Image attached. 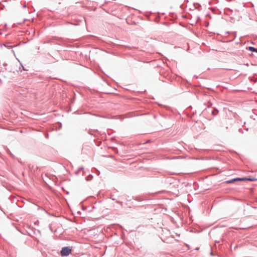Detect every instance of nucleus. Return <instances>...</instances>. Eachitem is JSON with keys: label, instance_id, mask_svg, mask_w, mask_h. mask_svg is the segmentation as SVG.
<instances>
[{"label": "nucleus", "instance_id": "obj_1", "mask_svg": "<svg viewBox=\"0 0 257 257\" xmlns=\"http://www.w3.org/2000/svg\"><path fill=\"white\" fill-rule=\"evenodd\" d=\"M72 252V247L70 246H64L62 247L60 250V254L62 256H67Z\"/></svg>", "mask_w": 257, "mask_h": 257}, {"label": "nucleus", "instance_id": "obj_2", "mask_svg": "<svg viewBox=\"0 0 257 257\" xmlns=\"http://www.w3.org/2000/svg\"><path fill=\"white\" fill-rule=\"evenodd\" d=\"M240 181H243V177H242V178L236 177V178H233V179H232L230 180H228L226 181L225 183L227 184H231V183H233Z\"/></svg>", "mask_w": 257, "mask_h": 257}, {"label": "nucleus", "instance_id": "obj_3", "mask_svg": "<svg viewBox=\"0 0 257 257\" xmlns=\"http://www.w3.org/2000/svg\"><path fill=\"white\" fill-rule=\"evenodd\" d=\"M135 200L137 201L142 202L143 201L148 200V199H147L146 197H143L141 196H138L135 197Z\"/></svg>", "mask_w": 257, "mask_h": 257}, {"label": "nucleus", "instance_id": "obj_4", "mask_svg": "<svg viewBox=\"0 0 257 257\" xmlns=\"http://www.w3.org/2000/svg\"><path fill=\"white\" fill-rule=\"evenodd\" d=\"M243 181H257V179L254 177H243Z\"/></svg>", "mask_w": 257, "mask_h": 257}, {"label": "nucleus", "instance_id": "obj_5", "mask_svg": "<svg viewBox=\"0 0 257 257\" xmlns=\"http://www.w3.org/2000/svg\"><path fill=\"white\" fill-rule=\"evenodd\" d=\"M246 49L247 50H249V51H250L251 52L257 53V48H254L253 47H252V46L247 47L246 48Z\"/></svg>", "mask_w": 257, "mask_h": 257}, {"label": "nucleus", "instance_id": "obj_6", "mask_svg": "<svg viewBox=\"0 0 257 257\" xmlns=\"http://www.w3.org/2000/svg\"><path fill=\"white\" fill-rule=\"evenodd\" d=\"M219 112V110L216 108H213L211 114L213 115H216Z\"/></svg>", "mask_w": 257, "mask_h": 257}, {"label": "nucleus", "instance_id": "obj_7", "mask_svg": "<svg viewBox=\"0 0 257 257\" xmlns=\"http://www.w3.org/2000/svg\"><path fill=\"white\" fill-rule=\"evenodd\" d=\"M93 131L96 132H98V133H99V132L97 130H91V129H89V131H88V134H89V135H91V136H93L94 137H96V136H95V135H93V134L92 133V132Z\"/></svg>", "mask_w": 257, "mask_h": 257}, {"label": "nucleus", "instance_id": "obj_8", "mask_svg": "<svg viewBox=\"0 0 257 257\" xmlns=\"http://www.w3.org/2000/svg\"><path fill=\"white\" fill-rule=\"evenodd\" d=\"M84 169V168L82 166L78 168L77 170L75 171V173L76 175H78L80 171L83 170Z\"/></svg>", "mask_w": 257, "mask_h": 257}, {"label": "nucleus", "instance_id": "obj_9", "mask_svg": "<svg viewBox=\"0 0 257 257\" xmlns=\"http://www.w3.org/2000/svg\"><path fill=\"white\" fill-rule=\"evenodd\" d=\"M7 152L10 155V156L13 158V159H15V156L14 154H13L10 151V150L9 149H7Z\"/></svg>", "mask_w": 257, "mask_h": 257}, {"label": "nucleus", "instance_id": "obj_10", "mask_svg": "<svg viewBox=\"0 0 257 257\" xmlns=\"http://www.w3.org/2000/svg\"><path fill=\"white\" fill-rule=\"evenodd\" d=\"M93 176L91 174H89L86 177V180L87 181H90L92 179Z\"/></svg>", "mask_w": 257, "mask_h": 257}, {"label": "nucleus", "instance_id": "obj_11", "mask_svg": "<svg viewBox=\"0 0 257 257\" xmlns=\"http://www.w3.org/2000/svg\"><path fill=\"white\" fill-rule=\"evenodd\" d=\"M28 168L32 171L34 169V165L28 164Z\"/></svg>", "mask_w": 257, "mask_h": 257}, {"label": "nucleus", "instance_id": "obj_12", "mask_svg": "<svg viewBox=\"0 0 257 257\" xmlns=\"http://www.w3.org/2000/svg\"><path fill=\"white\" fill-rule=\"evenodd\" d=\"M110 199H112V200H114V201H116V202L117 203H121V202L120 201H116L115 198H114L113 196L112 195H111L110 197H109Z\"/></svg>", "mask_w": 257, "mask_h": 257}, {"label": "nucleus", "instance_id": "obj_13", "mask_svg": "<svg viewBox=\"0 0 257 257\" xmlns=\"http://www.w3.org/2000/svg\"><path fill=\"white\" fill-rule=\"evenodd\" d=\"M33 232H34V234H35L36 235L37 234H36V232H37L39 233H41V231L39 230H38V229H35V231H34Z\"/></svg>", "mask_w": 257, "mask_h": 257}, {"label": "nucleus", "instance_id": "obj_14", "mask_svg": "<svg viewBox=\"0 0 257 257\" xmlns=\"http://www.w3.org/2000/svg\"><path fill=\"white\" fill-rule=\"evenodd\" d=\"M26 234H28L29 236H32V234L31 232H29L28 231H26Z\"/></svg>", "mask_w": 257, "mask_h": 257}, {"label": "nucleus", "instance_id": "obj_15", "mask_svg": "<svg viewBox=\"0 0 257 257\" xmlns=\"http://www.w3.org/2000/svg\"><path fill=\"white\" fill-rule=\"evenodd\" d=\"M238 132L241 134H243V131L242 128H240L238 129Z\"/></svg>", "mask_w": 257, "mask_h": 257}, {"label": "nucleus", "instance_id": "obj_16", "mask_svg": "<svg viewBox=\"0 0 257 257\" xmlns=\"http://www.w3.org/2000/svg\"><path fill=\"white\" fill-rule=\"evenodd\" d=\"M58 123L59 124V129H60L62 127V123L60 122H58Z\"/></svg>", "mask_w": 257, "mask_h": 257}, {"label": "nucleus", "instance_id": "obj_17", "mask_svg": "<svg viewBox=\"0 0 257 257\" xmlns=\"http://www.w3.org/2000/svg\"><path fill=\"white\" fill-rule=\"evenodd\" d=\"M96 203H97V202H96L95 203V204L93 205V206H92V209H95V208H97V207H96V205H95L96 204Z\"/></svg>", "mask_w": 257, "mask_h": 257}, {"label": "nucleus", "instance_id": "obj_18", "mask_svg": "<svg viewBox=\"0 0 257 257\" xmlns=\"http://www.w3.org/2000/svg\"><path fill=\"white\" fill-rule=\"evenodd\" d=\"M236 38V32L233 33V37L232 40H234Z\"/></svg>", "mask_w": 257, "mask_h": 257}, {"label": "nucleus", "instance_id": "obj_19", "mask_svg": "<svg viewBox=\"0 0 257 257\" xmlns=\"http://www.w3.org/2000/svg\"><path fill=\"white\" fill-rule=\"evenodd\" d=\"M22 234H26V231L25 232H24V231H20Z\"/></svg>", "mask_w": 257, "mask_h": 257}, {"label": "nucleus", "instance_id": "obj_20", "mask_svg": "<svg viewBox=\"0 0 257 257\" xmlns=\"http://www.w3.org/2000/svg\"><path fill=\"white\" fill-rule=\"evenodd\" d=\"M215 242L216 243H219V242H220V240H215Z\"/></svg>", "mask_w": 257, "mask_h": 257}, {"label": "nucleus", "instance_id": "obj_21", "mask_svg": "<svg viewBox=\"0 0 257 257\" xmlns=\"http://www.w3.org/2000/svg\"><path fill=\"white\" fill-rule=\"evenodd\" d=\"M101 144V142H98V144H97V145L98 146H99L100 145V144Z\"/></svg>", "mask_w": 257, "mask_h": 257}, {"label": "nucleus", "instance_id": "obj_22", "mask_svg": "<svg viewBox=\"0 0 257 257\" xmlns=\"http://www.w3.org/2000/svg\"><path fill=\"white\" fill-rule=\"evenodd\" d=\"M21 67H22V68H23V70H25V68L22 64H21Z\"/></svg>", "mask_w": 257, "mask_h": 257}, {"label": "nucleus", "instance_id": "obj_23", "mask_svg": "<svg viewBox=\"0 0 257 257\" xmlns=\"http://www.w3.org/2000/svg\"><path fill=\"white\" fill-rule=\"evenodd\" d=\"M150 142H151V140H147V141H146V143H150Z\"/></svg>", "mask_w": 257, "mask_h": 257}, {"label": "nucleus", "instance_id": "obj_24", "mask_svg": "<svg viewBox=\"0 0 257 257\" xmlns=\"http://www.w3.org/2000/svg\"><path fill=\"white\" fill-rule=\"evenodd\" d=\"M3 65H4V66H6L7 65V64L6 63H4L3 64Z\"/></svg>", "mask_w": 257, "mask_h": 257}, {"label": "nucleus", "instance_id": "obj_25", "mask_svg": "<svg viewBox=\"0 0 257 257\" xmlns=\"http://www.w3.org/2000/svg\"><path fill=\"white\" fill-rule=\"evenodd\" d=\"M199 247H197L195 248V250H199Z\"/></svg>", "mask_w": 257, "mask_h": 257}, {"label": "nucleus", "instance_id": "obj_26", "mask_svg": "<svg viewBox=\"0 0 257 257\" xmlns=\"http://www.w3.org/2000/svg\"><path fill=\"white\" fill-rule=\"evenodd\" d=\"M48 136L49 135L47 134L46 135V138H47L48 137Z\"/></svg>", "mask_w": 257, "mask_h": 257}, {"label": "nucleus", "instance_id": "obj_27", "mask_svg": "<svg viewBox=\"0 0 257 257\" xmlns=\"http://www.w3.org/2000/svg\"><path fill=\"white\" fill-rule=\"evenodd\" d=\"M188 109H189V108H192V106H189L188 107Z\"/></svg>", "mask_w": 257, "mask_h": 257}, {"label": "nucleus", "instance_id": "obj_28", "mask_svg": "<svg viewBox=\"0 0 257 257\" xmlns=\"http://www.w3.org/2000/svg\"><path fill=\"white\" fill-rule=\"evenodd\" d=\"M252 208H253V209H256V207H251Z\"/></svg>", "mask_w": 257, "mask_h": 257}, {"label": "nucleus", "instance_id": "obj_29", "mask_svg": "<svg viewBox=\"0 0 257 257\" xmlns=\"http://www.w3.org/2000/svg\"><path fill=\"white\" fill-rule=\"evenodd\" d=\"M248 128H245V130H246V131H248Z\"/></svg>", "mask_w": 257, "mask_h": 257}, {"label": "nucleus", "instance_id": "obj_30", "mask_svg": "<svg viewBox=\"0 0 257 257\" xmlns=\"http://www.w3.org/2000/svg\"><path fill=\"white\" fill-rule=\"evenodd\" d=\"M66 194H69V192H68V191H67V192H66Z\"/></svg>", "mask_w": 257, "mask_h": 257}, {"label": "nucleus", "instance_id": "obj_31", "mask_svg": "<svg viewBox=\"0 0 257 257\" xmlns=\"http://www.w3.org/2000/svg\"><path fill=\"white\" fill-rule=\"evenodd\" d=\"M232 0H227L228 2H230Z\"/></svg>", "mask_w": 257, "mask_h": 257}, {"label": "nucleus", "instance_id": "obj_32", "mask_svg": "<svg viewBox=\"0 0 257 257\" xmlns=\"http://www.w3.org/2000/svg\"><path fill=\"white\" fill-rule=\"evenodd\" d=\"M101 201H99L98 202V203H101Z\"/></svg>", "mask_w": 257, "mask_h": 257}, {"label": "nucleus", "instance_id": "obj_33", "mask_svg": "<svg viewBox=\"0 0 257 257\" xmlns=\"http://www.w3.org/2000/svg\"><path fill=\"white\" fill-rule=\"evenodd\" d=\"M1 72V70H0V72Z\"/></svg>", "mask_w": 257, "mask_h": 257}]
</instances>
